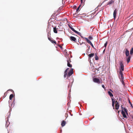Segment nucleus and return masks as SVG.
<instances>
[{"label": "nucleus", "instance_id": "obj_1", "mask_svg": "<svg viewBox=\"0 0 133 133\" xmlns=\"http://www.w3.org/2000/svg\"><path fill=\"white\" fill-rule=\"evenodd\" d=\"M122 106V105L121 106V107L122 109L121 111L123 117H124V118H127V117L126 114H127V115H128L127 112L128 110L124 108H123Z\"/></svg>", "mask_w": 133, "mask_h": 133}, {"label": "nucleus", "instance_id": "obj_2", "mask_svg": "<svg viewBox=\"0 0 133 133\" xmlns=\"http://www.w3.org/2000/svg\"><path fill=\"white\" fill-rule=\"evenodd\" d=\"M123 61H121L119 62L120 67L119 68V71H122L124 70V65L123 63Z\"/></svg>", "mask_w": 133, "mask_h": 133}, {"label": "nucleus", "instance_id": "obj_3", "mask_svg": "<svg viewBox=\"0 0 133 133\" xmlns=\"http://www.w3.org/2000/svg\"><path fill=\"white\" fill-rule=\"evenodd\" d=\"M115 109L117 110H118L119 109V103L117 101H115Z\"/></svg>", "mask_w": 133, "mask_h": 133}, {"label": "nucleus", "instance_id": "obj_4", "mask_svg": "<svg viewBox=\"0 0 133 133\" xmlns=\"http://www.w3.org/2000/svg\"><path fill=\"white\" fill-rule=\"evenodd\" d=\"M74 71L73 69H71L68 72L67 75V77H69L73 73Z\"/></svg>", "mask_w": 133, "mask_h": 133}, {"label": "nucleus", "instance_id": "obj_5", "mask_svg": "<svg viewBox=\"0 0 133 133\" xmlns=\"http://www.w3.org/2000/svg\"><path fill=\"white\" fill-rule=\"evenodd\" d=\"M84 39H85L87 42L91 45L93 48H94V47L91 42L89 40L88 38L86 37H84Z\"/></svg>", "mask_w": 133, "mask_h": 133}, {"label": "nucleus", "instance_id": "obj_6", "mask_svg": "<svg viewBox=\"0 0 133 133\" xmlns=\"http://www.w3.org/2000/svg\"><path fill=\"white\" fill-rule=\"evenodd\" d=\"M93 81L95 83H97L98 84H99L100 83V81L99 79L97 78H94L93 79Z\"/></svg>", "mask_w": 133, "mask_h": 133}, {"label": "nucleus", "instance_id": "obj_7", "mask_svg": "<svg viewBox=\"0 0 133 133\" xmlns=\"http://www.w3.org/2000/svg\"><path fill=\"white\" fill-rule=\"evenodd\" d=\"M49 35H48V39L52 43H54L55 44H56V42L54 40H53V39L52 38H50V37L49 36Z\"/></svg>", "mask_w": 133, "mask_h": 133}, {"label": "nucleus", "instance_id": "obj_8", "mask_svg": "<svg viewBox=\"0 0 133 133\" xmlns=\"http://www.w3.org/2000/svg\"><path fill=\"white\" fill-rule=\"evenodd\" d=\"M117 13V9H116L115 10H114V13H113V16L114 17L115 19V18H116V14Z\"/></svg>", "mask_w": 133, "mask_h": 133}, {"label": "nucleus", "instance_id": "obj_9", "mask_svg": "<svg viewBox=\"0 0 133 133\" xmlns=\"http://www.w3.org/2000/svg\"><path fill=\"white\" fill-rule=\"evenodd\" d=\"M119 73L121 76V78L120 77V79H124V77L122 71H119Z\"/></svg>", "mask_w": 133, "mask_h": 133}, {"label": "nucleus", "instance_id": "obj_10", "mask_svg": "<svg viewBox=\"0 0 133 133\" xmlns=\"http://www.w3.org/2000/svg\"><path fill=\"white\" fill-rule=\"evenodd\" d=\"M111 100L112 101V106L113 107V109H114V105L115 102V100L114 99L111 98Z\"/></svg>", "mask_w": 133, "mask_h": 133}, {"label": "nucleus", "instance_id": "obj_11", "mask_svg": "<svg viewBox=\"0 0 133 133\" xmlns=\"http://www.w3.org/2000/svg\"><path fill=\"white\" fill-rule=\"evenodd\" d=\"M67 65L68 66L71 67H72V65L70 64V63L71 62V61L69 59V60H67Z\"/></svg>", "mask_w": 133, "mask_h": 133}, {"label": "nucleus", "instance_id": "obj_12", "mask_svg": "<svg viewBox=\"0 0 133 133\" xmlns=\"http://www.w3.org/2000/svg\"><path fill=\"white\" fill-rule=\"evenodd\" d=\"M70 39L72 41L76 42V38L74 37L73 36H71L70 38Z\"/></svg>", "mask_w": 133, "mask_h": 133}, {"label": "nucleus", "instance_id": "obj_13", "mask_svg": "<svg viewBox=\"0 0 133 133\" xmlns=\"http://www.w3.org/2000/svg\"><path fill=\"white\" fill-rule=\"evenodd\" d=\"M69 69V68H67L65 71L64 75V77L65 78L66 77V75H67V71Z\"/></svg>", "mask_w": 133, "mask_h": 133}, {"label": "nucleus", "instance_id": "obj_14", "mask_svg": "<svg viewBox=\"0 0 133 133\" xmlns=\"http://www.w3.org/2000/svg\"><path fill=\"white\" fill-rule=\"evenodd\" d=\"M125 53L126 56H129V51L127 49H126Z\"/></svg>", "mask_w": 133, "mask_h": 133}, {"label": "nucleus", "instance_id": "obj_15", "mask_svg": "<svg viewBox=\"0 0 133 133\" xmlns=\"http://www.w3.org/2000/svg\"><path fill=\"white\" fill-rule=\"evenodd\" d=\"M95 55V54L94 53H91L89 54L88 55L89 56V58H91V57H93Z\"/></svg>", "mask_w": 133, "mask_h": 133}, {"label": "nucleus", "instance_id": "obj_16", "mask_svg": "<svg viewBox=\"0 0 133 133\" xmlns=\"http://www.w3.org/2000/svg\"><path fill=\"white\" fill-rule=\"evenodd\" d=\"M127 61L128 63L131 57L130 56H128V57L126 58Z\"/></svg>", "mask_w": 133, "mask_h": 133}, {"label": "nucleus", "instance_id": "obj_17", "mask_svg": "<svg viewBox=\"0 0 133 133\" xmlns=\"http://www.w3.org/2000/svg\"><path fill=\"white\" fill-rule=\"evenodd\" d=\"M108 94L111 97H112L113 96V95L111 93V92L110 91H108Z\"/></svg>", "mask_w": 133, "mask_h": 133}, {"label": "nucleus", "instance_id": "obj_18", "mask_svg": "<svg viewBox=\"0 0 133 133\" xmlns=\"http://www.w3.org/2000/svg\"><path fill=\"white\" fill-rule=\"evenodd\" d=\"M66 124V122L64 121H62L61 123V125L62 127L64 126Z\"/></svg>", "mask_w": 133, "mask_h": 133}, {"label": "nucleus", "instance_id": "obj_19", "mask_svg": "<svg viewBox=\"0 0 133 133\" xmlns=\"http://www.w3.org/2000/svg\"><path fill=\"white\" fill-rule=\"evenodd\" d=\"M53 31L55 33H57V31L56 27L54 28Z\"/></svg>", "mask_w": 133, "mask_h": 133}, {"label": "nucleus", "instance_id": "obj_20", "mask_svg": "<svg viewBox=\"0 0 133 133\" xmlns=\"http://www.w3.org/2000/svg\"><path fill=\"white\" fill-rule=\"evenodd\" d=\"M85 1H81V4L80 5H81V6H83L84 5V2Z\"/></svg>", "mask_w": 133, "mask_h": 133}, {"label": "nucleus", "instance_id": "obj_21", "mask_svg": "<svg viewBox=\"0 0 133 133\" xmlns=\"http://www.w3.org/2000/svg\"><path fill=\"white\" fill-rule=\"evenodd\" d=\"M13 97V94L10 95L9 96V99L10 100H11L12 98Z\"/></svg>", "mask_w": 133, "mask_h": 133}, {"label": "nucleus", "instance_id": "obj_22", "mask_svg": "<svg viewBox=\"0 0 133 133\" xmlns=\"http://www.w3.org/2000/svg\"><path fill=\"white\" fill-rule=\"evenodd\" d=\"M133 53V47L132 48L130 51V54L131 55L132 54V53Z\"/></svg>", "mask_w": 133, "mask_h": 133}, {"label": "nucleus", "instance_id": "obj_23", "mask_svg": "<svg viewBox=\"0 0 133 133\" xmlns=\"http://www.w3.org/2000/svg\"><path fill=\"white\" fill-rule=\"evenodd\" d=\"M74 32H75V33H77V34H78L79 35H81V33H80V32H78L76 31L75 30V31H74Z\"/></svg>", "mask_w": 133, "mask_h": 133}, {"label": "nucleus", "instance_id": "obj_24", "mask_svg": "<svg viewBox=\"0 0 133 133\" xmlns=\"http://www.w3.org/2000/svg\"><path fill=\"white\" fill-rule=\"evenodd\" d=\"M114 2L113 1H111L109 2L107 5L110 4H112V3Z\"/></svg>", "mask_w": 133, "mask_h": 133}, {"label": "nucleus", "instance_id": "obj_25", "mask_svg": "<svg viewBox=\"0 0 133 133\" xmlns=\"http://www.w3.org/2000/svg\"><path fill=\"white\" fill-rule=\"evenodd\" d=\"M95 55L96 56H95V59L96 60H97L98 59V57L96 54Z\"/></svg>", "mask_w": 133, "mask_h": 133}, {"label": "nucleus", "instance_id": "obj_26", "mask_svg": "<svg viewBox=\"0 0 133 133\" xmlns=\"http://www.w3.org/2000/svg\"><path fill=\"white\" fill-rule=\"evenodd\" d=\"M81 7V5H79L78 7L77 8V9L76 10V11L78 12L79 11L80 7Z\"/></svg>", "mask_w": 133, "mask_h": 133}, {"label": "nucleus", "instance_id": "obj_27", "mask_svg": "<svg viewBox=\"0 0 133 133\" xmlns=\"http://www.w3.org/2000/svg\"><path fill=\"white\" fill-rule=\"evenodd\" d=\"M88 38L89 39L91 40L93 39V38L92 36H89L88 37Z\"/></svg>", "mask_w": 133, "mask_h": 133}, {"label": "nucleus", "instance_id": "obj_28", "mask_svg": "<svg viewBox=\"0 0 133 133\" xmlns=\"http://www.w3.org/2000/svg\"><path fill=\"white\" fill-rule=\"evenodd\" d=\"M123 79H120V81H121V82L122 84H123V85H124V81L123 80Z\"/></svg>", "mask_w": 133, "mask_h": 133}, {"label": "nucleus", "instance_id": "obj_29", "mask_svg": "<svg viewBox=\"0 0 133 133\" xmlns=\"http://www.w3.org/2000/svg\"><path fill=\"white\" fill-rule=\"evenodd\" d=\"M129 103L131 105V107H133V106H132V104L131 103V102H130V100H129Z\"/></svg>", "mask_w": 133, "mask_h": 133}, {"label": "nucleus", "instance_id": "obj_30", "mask_svg": "<svg viewBox=\"0 0 133 133\" xmlns=\"http://www.w3.org/2000/svg\"><path fill=\"white\" fill-rule=\"evenodd\" d=\"M71 30H72L74 32L75 30L72 27L71 28Z\"/></svg>", "mask_w": 133, "mask_h": 133}, {"label": "nucleus", "instance_id": "obj_31", "mask_svg": "<svg viewBox=\"0 0 133 133\" xmlns=\"http://www.w3.org/2000/svg\"><path fill=\"white\" fill-rule=\"evenodd\" d=\"M71 30H72L74 32L75 30L72 27L71 28Z\"/></svg>", "mask_w": 133, "mask_h": 133}, {"label": "nucleus", "instance_id": "obj_32", "mask_svg": "<svg viewBox=\"0 0 133 133\" xmlns=\"http://www.w3.org/2000/svg\"><path fill=\"white\" fill-rule=\"evenodd\" d=\"M71 30H72L74 32L75 30L72 27L71 28Z\"/></svg>", "mask_w": 133, "mask_h": 133}, {"label": "nucleus", "instance_id": "obj_33", "mask_svg": "<svg viewBox=\"0 0 133 133\" xmlns=\"http://www.w3.org/2000/svg\"><path fill=\"white\" fill-rule=\"evenodd\" d=\"M107 42H106L105 44H104V46L106 47V46H107Z\"/></svg>", "mask_w": 133, "mask_h": 133}, {"label": "nucleus", "instance_id": "obj_34", "mask_svg": "<svg viewBox=\"0 0 133 133\" xmlns=\"http://www.w3.org/2000/svg\"><path fill=\"white\" fill-rule=\"evenodd\" d=\"M102 88H103L104 89H105V86H104V85H102Z\"/></svg>", "mask_w": 133, "mask_h": 133}, {"label": "nucleus", "instance_id": "obj_35", "mask_svg": "<svg viewBox=\"0 0 133 133\" xmlns=\"http://www.w3.org/2000/svg\"><path fill=\"white\" fill-rule=\"evenodd\" d=\"M69 28L71 29V28H72V27H71L70 25H69Z\"/></svg>", "mask_w": 133, "mask_h": 133}, {"label": "nucleus", "instance_id": "obj_36", "mask_svg": "<svg viewBox=\"0 0 133 133\" xmlns=\"http://www.w3.org/2000/svg\"><path fill=\"white\" fill-rule=\"evenodd\" d=\"M61 48H62V47L61 45H59V46Z\"/></svg>", "mask_w": 133, "mask_h": 133}, {"label": "nucleus", "instance_id": "obj_37", "mask_svg": "<svg viewBox=\"0 0 133 133\" xmlns=\"http://www.w3.org/2000/svg\"><path fill=\"white\" fill-rule=\"evenodd\" d=\"M110 91H111L112 92H113V91L111 89H110Z\"/></svg>", "mask_w": 133, "mask_h": 133}, {"label": "nucleus", "instance_id": "obj_38", "mask_svg": "<svg viewBox=\"0 0 133 133\" xmlns=\"http://www.w3.org/2000/svg\"><path fill=\"white\" fill-rule=\"evenodd\" d=\"M104 2H104H103L102 3V4H101V5H102V3H103V2Z\"/></svg>", "mask_w": 133, "mask_h": 133}, {"label": "nucleus", "instance_id": "obj_39", "mask_svg": "<svg viewBox=\"0 0 133 133\" xmlns=\"http://www.w3.org/2000/svg\"><path fill=\"white\" fill-rule=\"evenodd\" d=\"M132 118L133 119V116L132 117Z\"/></svg>", "mask_w": 133, "mask_h": 133}, {"label": "nucleus", "instance_id": "obj_40", "mask_svg": "<svg viewBox=\"0 0 133 133\" xmlns=\"http://www.w3.org/2000/svg\"><path fill=\"white\" fill-rule=\"evenodd\" d=\"M119 111H118V113H119Z\"/></svg>", "mask_w": 133, "mask_h": 133}]
</instances>
